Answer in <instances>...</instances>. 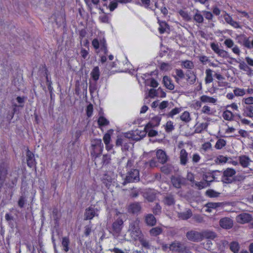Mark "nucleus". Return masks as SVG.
I'll list each match as a JSON object with an SVG mask.
<instances>
[{
	"label": "nucleus",
	"instance_id": "39",
	"mask_svg": "<svg viewBox=\"0 0 253 253\" xmlns=\"http://www.w3.org/2000/svg\"><path fill=\"white\" fill-rule=\"evenodd\" d=\"M181 108H174L166 114L167 117L173 118L175 115L179 114L181 111Z\"/></svg>",
	"mask_w": 253,
	"mask_h": 253
},
{
	"label": "nucleus",
	"instance_id": "4",
	"mask_svg": "<svg viewBox=\"0 0 253 253\" xmlns=\"http://www.w3.org/2000/svg\"><path fill=\"white\" fill-rule=\"evenodd\" d=\"M236 170L232 168H227L223 172L222 176V181L226 184H230L233 182L234 176L236 174Z\"/></svg>",
	"mask_w": 253,
	"mask_h": 253
},
{
	"label": "nucleus",
	"instance_id": "15",
	"mask_svg": "<svg viewBox=\"0 0 253 253\" xmlns=\"http://www.w3.org/2000/svg\"><path fill=\"white\" fill-rule=\"evenodd\" d=\"M157 158L159 160V162L164 164L167 162L168 157L167 156L164 151L161 149H159L157 150L156 152Z\"/></svg>",
	"mask_w": 253,
	"mask_h": 253
},
{
	"label": "nucleus",
	"instance_id": "30",
	"mask_svg": "<svg viewBox=\"0 0 253 253\" xmlns=\"http://www.w3.org/2000/svg\"><path fill=\"white\" fill-rule=\"evenodd\" d=\"M206 208L205 209H202L201 210L202 212H205V215L207 216H209V213H212L213 214H214L216 212V208L217 207H204Z\"/></svg>",
	"mask_w": 253,
	"mask_h": 253
},
{
	"label": "nucleus",
	"instance_id": "46",
	"mask_svg": "<svg viewBox=\"0 0 253 253\" xmlns=\"http://www.w3.org/2000/svg\"><path fill=\"white\" fill-rule=\"evenodd\" d=\"M182 66L185 69H192L194 68L193 63L189 60L182 61Z\"/></svg>",
	"mask_w": 253,
	"mask_h": 253
},
{
	"label": "nucleus",
	"instance_id": "13",
	"mask_svg": "<svg viewBox=\"0 0 253 253\" xmlns=\"http://www.w3.org/2000/svg\"><path fill=\"white\" fill-rule=\"evenodd\" d=\"M27 163L30 168H32L35 165V159L34 155L29 150H27L26 153Z\"/></svg>",
	"mask_w": 253,
	"mask_h": 253
},
{
	"label": "nucleus",
	"instance_id": "21",
	"mask_svg": "<svg viewBox=\"0 0 253 253\" xmlns=\"http://www.w3.org/2000/svg\"><path fill=\"white\" fill-rule=\"evenodd\" d=\"M130 234L131 238L135 241L139 240L144 236L139 228L132 231Z\"/></svg>",
	"mask_w": 253,
	"mask_h": 253
},
{
	"label": "nucleus",
	"instance_id": "16",
	"mask_svg": "<svg viewBox=\"0 0 253 253\" xmlns=\"http://www.w3.org/2000/svg\"><path fill=\"white\" fill-rule=\"evenodd\" d=\"M161 118L159 116H156L153 117L151 121L148 123L145 126V129L150 128L159 125L161 121Z\"/></svg>",
	"mask_w": 253,
	"mask_h": 253
},
{
	"label": "nucleus",
	"instance_id": "20",
	"mask_svg": "<svg viewBox=\"0 0 253 253\" xmlns=\"http://www.w3.org/2000/svg\"><path fill=\"white\" fill-rule=\"evenodd\" d=\"M96 212L94 209L90 207L86 209V211L84 214V219H91L96 215Z\"/></svg>",
	"mask_w": 253,
	"mask_h": 253
},
{
	"label": "nucleus",
	"instance_id": "36",
	"mask_svg": "<svg viewBox=\"0 0 253 253\" xmlns=\"http://www.w3.org/2000/svg\"><path fill=\"white\" fill-rule=\"evenodd\" d=\"M240 249V246L238 242H232L230 244V249L234 253H238Z\"/></svg>",
	"mask_w": 253,
	"mask_h": 253
},
{
	"label": "nucleus",
	"instance_id": "32",
	"mask_svg": "<svg viewBox=\"0 0 253 253\" xmlns=\"http://www.w3.org/2000/svg\"><path fill=\"white\" fill-rule=\"evenodd\" d=\"M243 115L244 116L253 118V107L252 106L247 107L244 111Z\"/></svg>",
	"mask_w": 253,
	"mask_h": 253
},
{
	"label": "nucleus",
	"instance_id": "51",
	"mask_svg": "<svg viewBox=\"0 0 253 253\" xmlns=\"http://www.w3.org/2000/svg\"><path fill=\"white\" fill-rule=\"evenodd\" d=\"M226 145V141L223 139H219L216 142L215 147L217 149H221Z\"/></svg>",
	"mask_w": 253,
	"mask_h": 253
},
{
	"label": "nucleus",
	"instance_id": "14",
	"mask_svg": "<svg viewBox=\"0 0 253 253\" xmlns=\"http://www.w3.org/2000/svg\"><path fill=\"white\" fill-rule=\"evenodd\" d=\"M188 154L186 151L183 149L181 150L179 155L180 164L182 166H186L188 161Z\"/></svg>",
	"mask_w": 253,
	"mask_h": 253
},
{
	"label": "nucleus",
	"instance_id": "38",
	"mask_svg": "<svg viewBox=\"0 0 253 253\" xmlns=\"http://www.w3.org/2000/svg\"><path fill=\"white\" fill-rule=\"evenodd\" d=\"M192 212L190 210L187 211L185 212H180L178 213V217L182 219H187L192 216Z\"/></svg>",
	"mask_w": 253,
	"mask_h": 253
},
{
	"label": "nucleus",
	"instance_id": "45",
	"mask_svg": "<svg viewBox=\"0 0 253 253\" xmlns=\"http://www.w3.org/2000/svg\"><path fill=\"white\" fill-rule=\"evenodd\" d=\"M171 105H173V103L172 102H169L168 101H163L160 103L159 105V108L161 110H164L167 107H169V108H171Z\"/></svg>",
	"mask_w": 253,
	"mask_h": 253
},
{
	"label": "nucleus",
	"instance_id": "28",
	"mask_svg": "<svg viewBox=\"0 0 253 253\" xmlns=\"http://www.w3.org/2000/svg\"><path fill=\"white\" fill-rule=\"evenodd\" d=\"M163 232V229L160 227H156L150 229L149 232L151 236H157L161 234Z\"/></svg>",
	"mask_w": 253,
	"mask_h": 253
},
{
	"label": "nucleus",
	"instance_id": "50",
	"mask_svg": "<svg viewBox=\"0 0 253 253\" xmlns=\"http://www.w3.org/2000/svg\"><path fill=\"white\" fill-rule=\"evenodd\" d=\"M141 210L140 207H128L127 211L129 213L137 214Z\"/></svg>",
	"mask_w": 253,
	"mask_h": 253
},
{
	"label": "nucleus",
	"instance_id": "58",
	"mask_svg": "<svg viewBox=\"0 0 253 253\" xmlns=\"http://www.w3.org/2000/svg\"><path fill=\"white\" fill-rule=\"evenodd\" d=\"M139 194V189L133 187L131 189L129 196L131 198L136 197Z\"/></svg>",
	"mask_w": 253,
	"mask_h": 253
},
{
	"label": "nucleus",
	"instance_id": "35",
	"mask_svg": "<svg viewBox=\"0 0 253 253\" xmlns=\"http://www.w3.org/2000/svg\"><path fill=\"white\" fill-rule=\"evenodd\" d=\"M208 126L209 123H201L196 127L195 132L196 133H201L203 130L206 129Z\"/></svg>",
	"mask_w": 253,
	"mask_h": 253
},
{
	"label": "nucleus",
	"instance_id": "3",
	"mask_svg": "<svg viewBox=\"0 0 253 253\" xmlns=\"http://www.w3.org/2000/svg\"><path fill=\"white\" fill-rule=\"evenodd\" d=\"M139 179V171L137 169H131L126 173L123 184L125 185L127 183L138 182Z\"/></svg>",
	"mask_w": 253,
	"mask_h": 253
},
{
	"label": "nucleus",
	"instance_id": "37",
	"mask_svg": "<svg viewBox=\"0 0 253 253\" xmlns=\"http://www.w3.org/2000/svg\"><path fill=\"white\" fill-rule=\"evenodd\" d=\"M69 243L70 241L68 237H65L62 238V245L63 247V250L65 252H67L69 250Z\"/></svg>",
	"mask_w": 253,
	"mask_h": 253
},
{
	"label": "nucleus",
	"instance_id": "62",
	"mask_svg": "<svg viewBox=\"0 0 253 253\" xmlns=\"http://www.w3.org/2000/svg\"><path fill=\"white\" fill-rule=\"evenodd\" d=\"M211 148V145L210 142H206L202 145V149L205 151H208Z\"/></svg>",
	"mask_w": 253,
	"mask_h": 253
},
{
	"label": "nucleus",
	"instance_id": "54",
	"mask_svg": "<svg viewBox=\"0 0 253 253\" xmlns=\"http://www.w3.org/2000/svg\"><path fill=\"white\" fill-rule=\"evenodd\" d=\"M246 176L240 173H238L237 175H235L233 179V182H241L245 180Z\"/></svg>",
	"mask_w": 253,
	"mask_h": 253
},
{
	"label": "nucleus",
	"instance_id": "22",
	"mask_svg": "<svg viewBox=\"0 0 253 253\" xmlns=\"http://www.w3.org/2000/svg\"><path fill=\"white\" fill-rule=\"evenodd\" d=\"M195 14L193 16L194 21L198 23H202L204 21V17L201 14V12L197 9H194Z\"/></svg>",
	"mask_w": 253,
	"mask_h": 253
},
{
	"label": "nucleus",
	"instance_id": "33",
	"mask_svg": "<svg viewBox=\"0 0 253 253\" xmlns=\"http://www.w3.org/2000/svg\"><path fill=\"white\" fill-rule=\"evenodd\" d=\"M164 203L169 206L173 205L175 203V200L173 196L171 195L166 196L164 200Z\"/></svg>",
	"mask_w": 253,
	"mask_h": 253
},
{
	"label": "nucleus",
	"instance_id": "7",
	"mask_svg": "<svg viewBox=\"0 0 253 253\" xmlns=\"http://www.w3.org/2000/svg\"><path fill=\"white\" fill-rule=\"evenodd\" d=\"M129 141L121 135L117 136L116 141L117 147L122 146L123 150H127L129 147Z\"/></svg>",
	"mask_w": 253,
	"mask_h": 253
},
{
	"label": "nucleus",
	"instance_id": "42",
	"mask_svg": "<svg viewBox=\"0 0 253 253\" xmlns=\"http://www.w3.org/2000/svg\"><path fill=\"white\" fill-rule=\"evenodd\" d=\"M222 117L224 119L226 120L231 121L233 120V114L231 111L229 110H226L223 112Z\"/></svg>",
	"mask_w": 253,
	"mask_h": 253
},
{
	"label": "nucleus",
	"instance_id": "23",
	"mask_svg": "<svg viewBox=\"0 0 253 253\" xmlns=\"http://www.w3.org/2000/svg\"><path fill=\"white\" fill-rule=\"evenodd\" d=\"M145 222L148 225L154 226L156 223V219L152 214H148L145 216Z\"/></svg>",
	"mask_w": 253,
	"mask_h": 253
},
{
	"label": "nucleus",
	"instance_id": "9",
	"mask_svg": "<svg viewBox=\"0 0 253 253\" xmlns=\"http://www.w3.org/2000/svg\"><path fill=\"white\" fill-rule=\"evenodd\" d=\"M219 225L225 229H229L233 226V221L229 217H223L219 220Z\"/></svg>",
	"mask_w": 253,
	"mask_h": 253
},
{
	"label": "nucleus",
	"instance_id": "8",
	"mask_svg": "<svg viewBox=\"0 0 253 253\" xmlns=\"http://www.w3.org/2000/svg\"><path fill=\"white\" fill-rule=\"evenodd\" d=\"M123 221L121 218H118L112 224V233L114 235L119 236L122 231L123 225Z\"/></svg>",
	"mask_w": 253,
	"mask_h": 253
},
{
	"label": "nucleus",
	"instance_id": "27",
	"mask_svg": "<svg viewBox=\"0 0 253 253\" xmlns=\"http://www.w3.org/2000/svg\"><path fill=\"white\" fill-rule=\"evenodd\" d=\"M91 76L93 80L95 81H97L100 76L99 69L98 66L95 67L91 72Z\"/></svg>",
	"mask_w": 253,
	"mask_h": 253
},
{
	"label": "nucleus",
	"instance_id": "61",
	"mask_svg": "<svg viewBox=\"0 0 253 253\" xmlns=\"http://www.w3.org/2000/svg\"><path fill=\"white\" fill-rule=\"evenodd\" d=\"M207 195L210 197H218L219 193L214 191L213 190H209L206 192Z\"/></svg>",
	"mask_w": 253,
	"mask_h": 253
},
{
	"label": "nucleus",
	"instance_id": "24",
	"mask_svg": "<svg viewBox=\"0 0 253 253\" xmlns=\"http://www.w3.org/2000/svg\"><path fill=\"white\" fill-rule=\"evenodd\" d=\"M53 16L54 21L58 26H61L62 24L64 23L65 18L63 15L58 13L55 14Z\"/></svg>",
	"mask_w": 253,
	"mask_h": 253
},
{
	"label": "nucleus",
	"instance_id": "64",
	"mask_svg": "<svg viewBox=\"0 0 253 253\" xmlns=\"http://www.w3.org/2000/svg\"><path fill=\"white\" fill-rule=\"evenodd\" d=\"M148 96L151 98H153L155 96L158 97V89H150L149 91Z\"/></svg>",
	"mask_w": 253,
	"mask_h": 253
},
{
	"label": "nucleus",
	"instance_id": "5",
	"mask_svg": "<svg viewBox=\"0 0 253 253\" xmlns=\"http://www.w3.org/2000/svg\"><path fill=\"white\" fill-rule=\"evenodd\" d=\"M171 181L173 186L176 188H180L182 185H184L186 183V179L177 175L172 176L171 177Z\"/></svg>",
	"mask_w": 253,
	"mask_h": 253
},
{
	"label": "nucleus",
	"instance_id": "55",
	"mask_svg": "<svg viewBox=\"0 0 253 253\" xmlns=\"http://www.w3.org/2000/svg\"><path fill=\"white\" fill-rule=\"evenodd\" d=\"M174 129V127L173 123L170 121L167 122L165 126L166 131L168 132H169L172 131Z\"/></svg>",
	"mask_w": 253,
	"mask_h": 253
},
{
	"label": "nucleus",
	"instance_id": "10",
	"mask_svg": "<svg viewBox=\"0 0 253 253\" xmlns=\"http://www.w3.org/2000/svg\"><path fill=\"white\" fill-rule=\"evenodd\" d=\"M201 241L204 239L208 240H213L217 237V234L213 231L207 229L201 232Z\"/></svg>",
	"mask_w": 253,
	"mask_h": 253
},
{
	"label": "nucleus",
	"instance_id": "18",
	"mask_svg": "<svg viewBox=\"0 0 253 253\" xmlns=\"http://www.w3.org/2000/svg\"><path fill=\"white\" fill-rule=\"evenodd\" d=\"M239 164L243 168H247L250 163L251 162V160L249 157L246 155H242L239 157Z\"/></svg>",
	"mask_w": 253,
	"mask_h": 253
},
{
	"label": "nucleus",
	"instance_id": "29",
	"mask_svg": "<svg viewBox=\"0 0 253 253\" xmlns=\"http://www.w3.org/2000/svg\"><path fill=\"white\" fill-rule=\"evenodd\" d=\"M212 70L210 69L206 70V77L205 78L206 84H209L213 81Z\"/></svg>",
	"mask_w": 253,
	"mask_h": 253
},
{
	"label": "nucleus",
	"instance_id": "25",
	"mask_svg": "<svg viewBox=\"0 0 253 253\" xmlns=\"http://www.w3.org/2000/svg\"><path fill=\"white\" fill-rule=\"evenodd\" d=\"M200 100L204 103H211L213 104L215 103L217 101L216 99L205 95L201 96Z\"/></svg>",
	"mask_w": 253,
	"mask_h": 253
},
{
	"label": "nucleus",
	"instance_id": "44",
	"mask_svg": "<svg viewBox=\"0 0 253 253\" xmlns=\"http://www.w3.org/2000/svg\"><path fill=\"white\" fill-rule=\"evenodd\" d=\"M225 20L227 23L230 24L234 27L236 28H240L239 23L236 21H233L231 17L228 16V17L225 18Z\"/></svg>",
	"mask_w": 253,
	"mask_h": 253
},
{
	"label": "nucleus",
	"instance_id": "56",
	"mask_svg": "<svg viewBox=\"0 0 253 253\" xmlns=\"http://www.w3.org/2000/svg\"><path fill=\"white\" fill-rule=\"evenodd\" d=\"M234 93L235 95L237 96H242L245 94L246 92L245 89L239 88H236L234 90Z\"/></svg>",
	"mask_w": 253,
	"mask_h": 253
},
{
	"label": "nucleus",
	"instance_id": "59",
	"mask_svg": "<svg viewBox=\"0 0 253 253\" xmlns=\"http://www.w3.org/2000/svg\"><path fill=\"white\" fill-rule=\"evenodd\" d=\"M118 0H114L111 1L109 5V8L111 11H113L118 6Z\"/></svg>",
	"mask_w": 253,
	"mask_h": 253
},
{
	"label": "nucleus",
	"instance_id": "53",
	"mask_svg": "<svg viewBox=\"0 0 253 253\" xmlns=\"http://www.w3.org/2000/svg\"><path fill=\"white\" fill-rule=\"evenodd\" d=\"M195 185L198 187L199 189H202L209 185V182L207 180L201 181L199 182H195Z\"/></svg>",
	"mask_w": 253,
	"mask_h": 253
},
{
	"label": "nucleus",
	"instance_id": "12",
	"mask_svg": "<svg viewBox=\"0 0 253 253\" xmlns=\"http://www.w3.org/2000/svg\"><path fill=\"white\" fill-rule=\"evenodd\" d=\"M7 174V165L2 163L0 165V188H1Z\"/></svg>",
	"mask_w": 253,
	"mask_h": 253
},
{
	"label": "nucleus",
	"instance_id": "49",
	"mask_svg": "<svg viewBox=\"0 0 253 253\" xmlns=\"http://www.w3.org/2000/svg\"><path fill=\"white\" fill-rule=\"evenodd\" d=\"M98 124L100 126H105L109 125V122L104 117L101 116L98 119Z\"/></svg>",
	"mask_w": 253,
	"mask_h": 253
},
{
	"label": "nucleus",
	"instance_id": "1",
	"mask_svg": "<svg viewBox=\"0 0 253 253\" xmlns=\"http://www.w3.org/2000/svg\"><path fill=\"white\" fill-rule=\"evenodd\" d=\"M91 156L94 159L99 157L102 154L103 149V144L101 139H95L91 141Z\"/></svg>",
	"mask_w": 253,
	"mask_h": 253
},
{
	"label": "nucleus",
	"instance_id": "26",
	"mask_svg": "<svg viewBox=\"0 0 253 253\" xmlns=\"http://www.w3.org/2000/svg\"><path fill=\"white\" fill-rule=\"evenodd\" d=\"M135 135H136V134L134 133V131L132 133H131L130 132H126V133H124L121 134V135L122 136H123L125 138H126L129 141V139H132V140H135V141L140 140V137L139 138H136Z\"/></svg>",
	"mask_w": 253,
	"mask_h": 253
},
{
	"label": "nucleus",
	"instance_id": "41",
	"mask_svg": "<svg viewBox=\"0 0 253 253\" xmlns=\"http://www.w3.org/2000/svg\"><path fill=\"white\" fill-rule=\"evenodd\" d=\"M147 129H145V127L144 130H136L134 131V133L136 134L135 137L137 138H139L140 137V140L142 139L143 137L145 136L146 133L147 132Z\"/></svg>",
	"mask_w": 253,
	"mask_h": 253
},
{
	"label": "nucleus",
	"instance_id": "6",
	"mask_svg": "<svg viewBox=\"0 0 253 253\" xmlns=\"http://www.w3.org/2000/svg\"><path fill=\"white\" fill-rule=\"evenodd\" d=\"M186 237L189 241L193 242L201 241V232H198L195 230H190L186 233Z\"/></svg>",
	"mask_w": 253,
	"mask_h": 253
},
{
	"label": "nucleus",
	"instance_id": "34",
	"mask_svg": "<svg viewBox=\"0 0 253 253\" xmlns=\"http://www.w3.org/2000/svg\"><path fill=\"white\" fill-rule=\"evenodd\" d=\"M142 247L146 249H150L151 248V245L148 240L144 237H142L139 240Z\"/></svg>",
	"mask_w": 253,
	"mask_h": 253
},
{
	"label": "nucleus",
	"instance_id": "17",
	"mask_svg": "<svg viewBox=\"0 0 253 253\" xmlns=\"http://www.w3.org/2000/svg\"><path fill=\"white\" fill-rule=\"evenodd\" d=\"M143 197L149 202H153L156 199V193L152 190H148L144 193Z\"/></svg>",
	"mask_w": 253,
	"mask_h": 253
},
{
	"label": "nucleus",
	"instance_id": "19",
	"mask_svg": "<svg viewBox=\"0 0 253 253\" xmlns=\"http://www.w3.org/2000/svg\"><path fill=\"white\" fill-rule=\"evenodd\" d=\"M163 83L164 85L169 90H173L174 88V85L172 83L170 78L167 76L163 77Z\"/></svg>",
	"mask_w": 253,
	"mask_h": 253
},
{
	"label": "nucleus",
	"instance_id": "60",
	"mask_svg": "<svg viewBox=\"0 0 253 253\" xmlns=\"http://www.w3.org/2000/svg\"><path fill=\"white\" fill-rule=\"evenodd\" d=\"M92 230V226L90 224L87 225L84 227V234L85 236H88Z\"/></svg>",
	"mask_w": 253,
	"mask_h": 253
},
{
	"label": "nucleus",
	"instance_id": "31",
	"mask_svg": "<svg viewBox=\"0 0 253 253\" xmlns=\"http://www.w3.org/2000/svg\"><path fill=\"white\" fill-rule=\"evenodd\" d=\"M176 75L174 76L175 81L178 82L179 79H182L184 78L185 75L183 71L181 69H176L175 70Z\"/></svg>",
	"mask_w": 253,
	"mask_h": 253
},
{
	"label": "nucleus",
	"instance_id": "63",
	"mask_svg": "<svg viewBox=\"0 0 253 253\" xmlns=\"http://www.w3.org/2000/svg\"><path fill=\"white\" fill-rule=\"evenodd\" d=\"M86 111L87 117H90L92 116L93 112V106L91 104H89L87 105Z\"/></svg>",
	"mask_w": 253,
	"mask_h": 253
},
{
	"label": "nucleus",
	"instance_id": "40",
	"mask_svg": "<svg viewBox=\"0 0 253 253\" xmlns=\"http://www.w3.org/2000/svg\"><path fill=\"white\" fill-rule=\"evenodd\" d=\"M180 118L182 121L185 123H188L191 120L190 114L187 111L184 112L180 116Z\"/></svg>",
	"mask_w": 253,
	"mask_h": 253
},
{
	"label": "nucleus",
	"instance_id": "11",
	"mask_svg": "<svg viewBox=\"0 0 253 253\" xmlns=\"http://www.w3.org/2000/svg\"><path fill=\"white\" fill-rule=\"evenodd\" d=\"M252 216L247 213H243L236 216V219L237 222L240 224H244L251 221L252 220Z\"/></svg>",
	"mask_w": 253,
	"mask_h": 253
},
{
	"label": "nucleus",
	"instance_id": "48",
	"mask_svg": "<svg viewBox=\"0 0 253 253\" xmlns=\"http://www.w3.org/2000/svg\"><path fill=\"white\" fill-rule=\"evenodd\" d=\"M179 14L185 20L187 21H191L192 19L191 17L189 15L187 11L180 10L179 11Z\"/></svg>",
	"mask_w": 253,
	"mask_h": 253
},
{
	"label": "nucleus",
	"instance_id": "2",
	"mask_svg": "<svg viewBox=\"0 0 253 253\" xmlns=\"http://www.w3.org/2000/svg\"><path fill=\"white\" fill-rule=\"evenodd\" d=\"M169 249L172 252L180 253H188L190 251L189 248L187 246L186 244L178 241H174L172 242L169 246Z\"/></svg>",
	"mask_w": 253,
	"mask_h": 253
},
{
	"label": "nucleus",
	"instance_id": "47",
	"mask_svg": "<svg viewBox=\"0 0 253 253\" xmlns=\"http://www.w3.org/2000/svg\"><path fill=\"white\" fill-rule=\"evenodd\" d=\"M186 76L188 77V80H189V83L191 84H194L196 82V76L193 72H189L187 73Z\"/></svg>",
	"mask_w": 253,
	"mask_h": 253
},
{
	"label": "nucleus",
	"instance_id": "52",
	"mask_svg": "<svg viewBox=\"0 0 253 253\" xmlns=\"http://www.w3.org/2000/svg\"><path fill=\"white\" fill-rule=\"evenodd\" d=\"M112 131L113 130L111 129L104 135L103 140L104 141L105 144H107L108 143L110 142L111 133L110 132H112Z\"/></svg>",
	"mask_w": 253,
	"mask_h": 253
},
{
	"label": "nucleus",
	"instance_id": "57",
	"mask_svg": "<svg viewBox=\"0 0 253 253\" xmlns=\"http://www.w3.org/2000/svg\"><path fill=\"white\" fill-rule=\"evenodd\" d=\"M159 25L160 27L159 28V31L161 34H163L166 32L168 24L165 22H160Z\"/></svg>",
	"mask_w": 253,
	"mask_h": 253
},
{
	"label": "nucleus",
	"instance_id": "43",
	"mask_svg": "<svg viewBox=\"0 0 253 253\" xmlns=\"http://www.w3.org/2000/svg\"><path fill=\"white\" fill-rule=\"evenodd\" d=\"M242 41L243 45L247 48H251L250 42L244 35H240L238 37Z\"/></svg>",
	"mask_w": 253,
	"mask_h": 253
}]
</instances>
